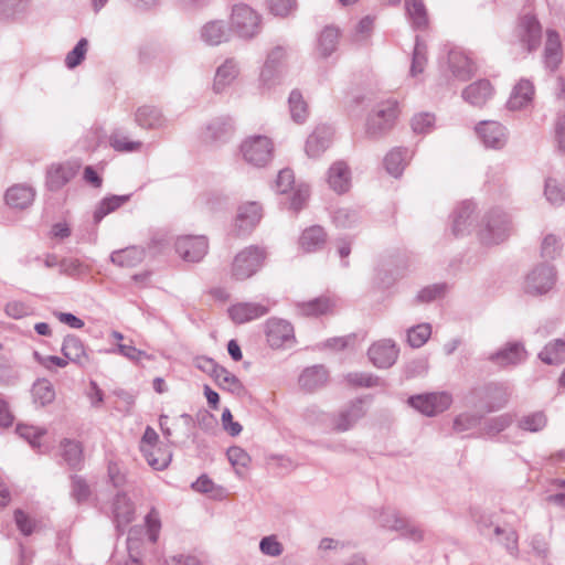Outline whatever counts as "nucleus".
<instances>
[{
  "mask_svg": "<svg viewBox=\"0 0 565 565\" xmlns=\"http://www.w3.org/2000/svg\"><path fill=\"white\" fill-rule=\"evenodd\" d=\"M266 252L258 246H249L239 252L232 264V277L245 280L255 275L264 264Z\"/></svg>",
  "mask_w": 565,
  "mask_h": 565,
  "instance_id": "obj_1",
  "label": "nucleus"
},
{
  "mask_svg": "<svg viewBox=\"0 0 565 565\" xmlns=\"http://www.w3.org/2000/svg\"><path fill=\"white\" fill-rule=\"evenodd\" d=\"M241 153L248 164L265 167L273 159L274 143L266 136H250L242 142Z\"/></svg>",
  "mask_w": 565,
  "mask_h": 565,
  "instance_id": "obj_2",
  "label": "nucleus"
},
{
  "mask_svg": "<svg viewBox=\"0 0 565 565\" xmlns=\"http://www.w3.org/2000/svg\"><path fill=\"white\" fill-rule=\"evenodd\" d=\"M396 117V102L387 100L380 104L377 108L367 117L365 134L371 138H377L386 134L394 126Z\"/></svg>",
  "mask_w": 565,
  "mask_h": 565,
  "instance_id": "obj_3",
  "label": "nucleus"
},
{
  "mask_svg": "<svg viewBox=\"0 0 565 565\" xmlns=\"http://www.w3.org/2000/svg\"><path fill=\"white\" fill-rule=\"evenodd\" d=\"M232 30L242 39H252L260 31V17L246 4L233 7L231 15Z\"/></svg>",
  "mask_w": 565,
  "mask_h": 565,
  "instance_id": "obj_4",
  "label": "nucleus"
},
{
  "mask_svg": "<svg viewBox=\"0 0 565 565\" xmlns=\"http://www.w3.org/2000/svg\"><path fill=\"white\" fill-rule=\"evenodd\" d=\"M452 397L447 392L425 393L408 398V404L426 416H436L447 411Z\"/></svg>",
  "mask_w": 565,
  "mask_h": 565,
  "instance_id": "obj_5",
  "label": "nucleus"
},
{
  "mask_svg": "<svg viewBox=\"0 0 565 565\" xmlns=\"http://www.w3.org/2000/svg\"><path fill=\"white\" fill-rule=\"evenodd\" d=\"M511 226L508 216L500 212H491L483 227L479 230V237L486 245L499 244L510 234Z\"/></svg>",
  "mask_w": 565,
  "mask_h": 565,
  "instance_id": "obj_6",
  "label": "nucleus"
},
{
  "mask_svg": "<svg viewBox=\"0 0 565 565\" xmlns=\"http://www.w3.org/2000/svg\"><path fill=\"white\" fill-rule=\"evenodd\" d=\"M266 339L274 349L290 348L296 341L294 327L286 320L271 318L266 322Z\"/></svg>",
  "mask_w": 565,
  "mask_h": 565,
  "instance_id": "obj_7",
  "label": "nucleus"
},
{
  "mask_svg": "<svg viewBox=\"0 0 565 565\" xmlns=\"http://www.w3.org/2000/svg\"><path fill=\"white\" fill-rule=\"evenodd\" d=\"M209 243L205 236H180L175 242V250L185 262H200L207 253Z\"/></svg>",
  "mask_w": 565,
  "mask_h": 565,
  "instance_id": "obj_8",
  "label": "nucleus"
},
{
  "mask_svg": "<svg viewBox=\"0 0 565 565\" xmlns=\"http://www.w3.org/2000/svg\"><path fill=\"white\" fill-rule=\"evenodd\" d=\"M554 284V267L548 264H543L533 268L526 276L524 289L531 295H542L551 290Z\"/></svg>",
  "mask_w": 565,
  "mask_h": 565,
  "instance_id": "obj_9",
  "label": "nucleus"
},
{
  "mask_svg": "<svg viewBox=\"0 0 565 565\" xmlns=\"http://www.w3.org/2000/svg\"><path fill=\"white\" fill-rule=\"evenodd\" d=\"M159 436L157 431L148 426L143 433L140 443V449L149 463L156 470H163L171 461L172 455L170 451H160L159 457H154V447L157 446Z\"/></svg>",
  "mask_w": 565,
  "mask_h": 565,
  "instance_id": "obj_10",
  "label": "nucleus"
},
{
  "mask_svg": "<svg viewBox=\"0 0 565 565\" xmlns=\"http://www.w3.org/2000/svg\"><path fill=\"white\" fill-rule=\"evenodd\" d=\"M370 361L379 369L391 367L397 356L398 349L392 340H381L373 343L367 352Z\"/></svg>",
  "mask_w": 565,
  "mask_h": 565,
  "instance_id": "obj_11",
  "label": "nucleus"
},
{
  "mask_svg": "<svg viewBox=\"0 0 565 565\" xmlns=\"http://www.w3.org/2000/svg\"><path fill=\"white\" fill-rule=\"evenodd\" d=\"M76 162L54 163L46 171V185L51 191H57L67 184L77 173Z\"/></svg>",
  "mask_w": 565,
  "mask_h": 565,
  "instance_id": "obj_12",
  "label": "nucleus"
},
{
  "mask_svg": "<svg viewBox=\"0 0 565 565\" xmlns=\"http://www.w3.org/2000/svg\"><path fill=\"white\" fill-rule=\"evenodd\" d=\"M268 311L269 306L258 302H237L228 308L231 319L238 324L262 318Z\"/></svg>",
  "mask_w": 565,
  "mask_h": 565,
  "instance_id": "obj_13",
  "label": "nucleus"
},
{
  "mask_svg": "<svg viewBox=\"0 0 565 565\" xmlns=\"http://www.w3.org/2000/svg\"><path fill=\"white\" fill-rule=\"evenodd\" d=\"M262 218V207L256 202H247L238 206L235 218L237 234L250 232Z\"/></svg>",
  "mask_w": 565,
  "mask_h": 565,
  "instance_id": "obj_14",
  "label": "nucleus"
},
{
  "mask_svg": "<svg viewBox=\"0 0 565 565\" xmlns=\"http://www.w3.org/2000/svg\"><path fill=\"white\" fill-rule=\"evenodd\" d=\"M476 132L488 148H502L507 141L505 129L498 121H482L476 127Z\"/></svg>",
  "mask_w": 565,
  "mask_h": 565,
  "instance_id": "obj_15",
  "label": "nucleus"
},
{
  "mask_svg": "<svg viewBox=\"0 0 565 565\" xmlns=\"http://www.w3.org/2000/svg\"><path fill=\"white\" fill-rule=\"evenodd\" d=\"M233 135V124L230 117L222 116L213 119L205 128L202 140L209 145L227 141Z\"/></svg>",
  "mask_w": 565,
  "mask_h": 565,
  "instance_id": "obj_16",
  "label": "nucleus"
},
{
  "mask_svg": "<svg viewBox=\"0 0 565 565\" xmlns=\"http://www.w3.org/2000/svg\"><path fill=\"white\" fill-rule=\"evenodd\" d=\"M519 36L529 52L537 49L541 44L542 28L534 15H524L519 23Z\"/></svg>",
  "mask_w": 565,
  "mask_h": 565,
  "instance_id": "obj_17",
  "label": "nucleus"
},
{
  "mask_svg": "<svg viewBox=\"0 0 565 565\" xmlns=\"http://www.w3.org/2000/svg\"><path fill=\"white\" fill-rule=\"evenodd\" d=\"M332 130L327 126L317 127L306 141V153L310 158H318L329 147L331 142Z\"/></svg>",
  "mask_w": 565,
  "mask_h": 565,
  "instance_id": "obj_18",
  "label": "nucleus"
},
{
  "mask_svg": "<svg viewBox=\"0 0 565 565\" xmlns=\"http://www.w3.org/2000/svg\"><path fill=\"white\" fill-rule=\"evenodd\" d=\"M200 36L205 44L216 46L230 40L231 31L224 21L212 20L201 28Z\"/></svg>",
  "mask_w": 565,
  "mask_h": 565,
  "instance_id": "obj_19",
  "label": "nucleus"
},
{
  "mask_svg": "<svg viewBox=\"0 0 565 565\" xmlns=\"http://www.w3.org/2000/svg\"><path fill=\"white\" fill-rule=\"evenodd\" d=\"M328 184L337 193L347 192L351 186V171L344 161L334 162L328 171Z\"/></svg>",
  "mask_w": 565,
  "mask_h": 565,
  "instance_id": "obj_20",
  "label": "nucleus"
},
{
  "mask_svg": "<svg viewBox=\"0 0 565 565\" xmlns=\"http://www.w3.org/2000/svg\"><path fill=\"white\" fill-rule=\"evenodd\" d=\"M534 86L529 79H521L513 87L510 98L507 103L511 110H520L526 108L533 100Z\"/></svg>",
  "mask_w": 565,
  "mask_h": 565,
  "instance_id": "obj_21",
  "label": "nucleus"
},
{
  "mask_svg": "<svg viewBox=\"0 0 565 565\" xmlns=\"http://www.w3.org/2000/svg\"><path fill=\"white\" fill-rule=\"evenodd\" d=\"M493 95V87L487 79H480L462 90V98L472 106L484 105Z\"/></svg>",
  "mask_w": 565,
  "mask_h": 565,
  "instance_id": "obj_22",
  "label": "nucleus"
},
{
  "mask_svg": "<svg viewBox=\"0 0 565 565\" xmlns=\"http://www.w3.org/2000/svg\"><path fill=\"white\" fill-rule=\"evenodd\" d=\"M113 514L116 526L121 530L135 516V505L125 493H117L113 502Z\"/></svg>",
  "mask_w": 565,
  "mask_h": 565,
  "instance_id": "obj_23",
  "label": "nucleus"
},
{
  "mask_svg": "<svg viewBox=\"0 0 565 565\" xmlns=\"http://www.w3.org/2000/svg\"><path fill=\"white\" fill-rule=\"evenodd\" d=\"M448 63L452 74L461 81L469 79L476 70L470 58L458 49H454L449 52Z\"/></svg>",
  "mask_w": 565,
  "mask_h": 565,
  "instance_id": "obj_24",
  "label": "nucleus"
},
{
  "mask_svg": "<svg viewBox=\"0 0 565 565\" xmlns=\"http://www.w3.org/2000/svg\"><path fill=\"white\" fill-rule=\"evenodd\" d=\"M238 63L234 58L225 60L215 72L213 88L216 93L223 92L238 76Z\"/></svg>",
  "mask_w": 565,
  "mask_h": 565,
  "instance_id": "obj_25",
  "label": "nucleus"
},
{
  "mask_svg": "<svg viewBox=\"0 0 565 565\" xmlns=\"http://www.w3.org/2000/svg\"><path fill=\"white\" fill-rule=\"evenodd\" d=\"M475 205L471 202H462L454 213L452 232L455 235H463L471 231L473 225Z\"/></svg>",
  "mask_w": 565,
  "mask_h": 565,
  "instance_id": "obj_26",
  "label": "nucleus"
},
{
  "mask_svg": "<svg viewBox=\"0 0 565 565\" xmlns=\"http://www.w3.org/2000/svg\"><path fill=\"white\" fill-rule=\"evenodd\" d=\"M62 353L67 362H73L79 366L88 363V355L81 339L75 335H67L62 344Z\"/></svg>",
  "mask_w": 565,
  "mask_h": 565,
  "instance_id": "obj_27",
  "label": "nucleus"
},
{
  "mask_svg": "<svg viewBox=\"0 0 565 565\" xmlns=\"http://www.w3.org/2000/svg\"><path fill=\"white\" fill-rule=\"evenodd\" d=\"M334 306V300L330 297L322 296L309 301L298 302L296 308L298 313L303 317H318L331 312Z\"/></svg>",
  "mask_w": 565,
  "mask_h": 565,
  "instance_id": "obj_28",
  "label": "nucleus"
},
{
  "mask_svg": "<svg viewBox=\"0 0 565 565\" xmlns=\"http://www.w3.org/2000/svg\"><path fill=\"white\" fill-rule=\"evenodd\" d=\"M328 381V372L321 365L307 367L299 376V385L307 392L322 387Z\"/></svg>",
  "mask_w": 565,
  "mask_h": 565,
  "instance_id": "obj_29",
  "label": "nucleus"
},
{
  "mask_svg": "<svg viewBox=\"0 0 565 565\" xmlns=\"http://www.w3.org/2000/svg\"><path fill=\"white\" fill-rule=\"evenodd\" d=\"M412 157L413 152L407 148H394L384 159L386 171L395 178L399 177Z\"/></svg>",
  "mask_w": 565,
  "mask_h": 565,
  "instance_id": "obj_30",
  "label": "nucleus"
},
{
  "mask_svg": "<svg viewBox=\"0 0 565 565\" xmlns=\"http://www.w3.org/2000/svg\"><path fill=\"white\" fill-rule=\"evenodd\" d=\"M327 242V233L319 225L306 228L300 238L299 246L303 252H316L324 246Z\"/></svg>",
  "mask_w": 565,
  "mask_h": 565,
  "instance_id": "obj_31",
  "label": "nucleus"
},
{
  "mask_svg": "<svg viewBox=\"0 0 565 565\" xmlns=\"http://www.w3.org/2000/svg\"><path fill=\"white\" fill-rule=\"evenodd\" d=\"M138 126L145 129H158L164 126L166 119L161 111L153 106H141L135 114Z\"/></svg>",
  "mask_w": 565,
  "mask_h": 565,
  "instance_id": "obj_32",
  "label": "nucleus"
},
{
  "mask_svg": "<svg viewBox=\"0 0 565 565\" xmlns=\"http://www.w3.org/2000/svg\"><path fill=\"white\" fill-rule=\"evenodd\" d=\"M35 192L31 186L13 185L6 193L7 204L14 209H25L34 200Z\"/></svg>",
  "mask_w": 565,
  "mask_h": 565,
  "instance_id": "obj_33",
  "label": "nucleus"
},
{
  "mask_svg": "<svg viewBox=\"0 0 565 565\" xmlns=\"http://www.w3.org/2000/svg\"><path fill=\"white\" fill-rule=\"evenodd\" d=\"M363 415L364 411L362 402L358 401L352 403L334 418V429L338 431H345L350 429Z\"/></svg>",
  "mask_w": 565,
  "mask_h": 565,
  "instance_id": "obj_34",
  "label": "nucleus"
},
{
  "mask_svg": "<svg viewBox=\"0 0 565 565\" xmlns=\"http://www.w3.org/2000/svg\"><path fill=\"white\" fill-rule=\"evenodd\" d=\"M526 352L521 343H510L491 356L499 365L507 366L520 363L525 359Z\"/></svg>",
  "mask_w": 565,
  "mask_h": 565,
  "instance_id": "obj_35",
  "label": "nucleus"
},
{
  "mask_svg": "<svg viewBox=\"0 0 565 565\" xmlns=\"http://www.w3.org/2000/svg\"><path fill=\"white\" fill-rule=\"evenodd\" d=\"M143 258L145 250L137 246L115 250L110 255L111 262L120 267H135L140 264Z\"/></svg>",
  "mask_w": 565,
  "mask_h": 565,
  "instance_id": "obj_36",
  "label": "nucleus"
},
{
  "mask_svg": "<svg viewBox=\"0 0 565 565\" xmlns=\"http://www.w3.org/2000/svg\"><path fill=\"white\" fill-rule=\"evenodd\" d=\"M544 57L546 66L551 70H555L562 61V45L559 35L553 30L547 31Z\"/></svg>",
  "mask_w": 565,
  "mask_h": 565,
  "instance_id": "obj_37",
  "label": "nucleus"
},
{
  "mask_svg": "<svg viewBox=\"0 0 565 565\" xmlns=\"http://www.w3.org/2000/svg\"><path fill=\"white\" fill-rule=\"evenodd\" d=\"M220 388L231 392L237 396L245 394V387L236 375L221 366L213 377Z\"/></svg>",
  "mask_w": 565,
  "mask_h": 565,
  "instance_id": "obj_38",
  "label": "nucleus"
},
{
  "mask_svg": "<svg viewBox=\"0 0 565 565\" xmlns=\"http://www.w3.org/2000/svg\"><path fill=\"white\" fill-rule=\"evenodd\" d=\"M374 519L381 527L397 532L406 518L392 508H383L375 511Z\"/></svg>",
  "mask_w": 565,
  "mask_h": 565,
  "instance_id": "obj_39",
  "label": "nucleus"
},
{
  "mask_svg": "<svg viewBox=\"0 0 565 565\" xmlns=\"http://www.w3.org/2000/svg\"><path fill=\"white\" fill-rule=\"evenodd\" d=\"M31 393L33 402L41 406L49 405L55 399L53 384L46 379L36 380L32 385Z\"/></svg>",
  "mask_w": 565,
  "mask_h": 565,
  "instance_id": "obj_40",
  "label": "nucleus"
},
{
  "mask_svg": "<svg viewBox=\"0 0 565 565\" xmlns=\"http://www.w3.org/2000/svg\"><path fill=\"white\" fill-rule=\"evenodd\" d=\"M129 199L130 195H111L103 199L94 212V221L96 223L100 222L106 215L128 202Z\"/></svg>",
  "mask_w": 565,
  "mask_h": 565,
  "instance_id": "obj_41",
  "label": "nucleus"
},
{
  "mask_svg": "<svg viewBox=\"0 0 565 565\" xmlns=\"http://www.w3.org/2000/svg\"><path fill=\"white\" fill-rule=\"evenodd\" d=\"M540 359L546 364H559L565 362V342L555 340L548 343L539 354Z\"/></svg>",
  "mask_w": 565,
  "mask_h": 565,
  "instance_id": "obj_42",
  "label": "nucleus"
},
{
  "mask_svg": "<svg viewBox=\"0 0 565 565\" xmlns=\"http://www.w3.org/2000/svg\"><path fill=\"white\" fill-rule=\"evenodd\" d=\"M339 30L332 26L326 28L319 36V52L323 57L331 55L338 45Z\"/></svg>",
  "mask_w": 565,
  "mask_h": 565,
  "instance_id": "obj_43",
  "label": "nucleus"
},
{
  "mask_svg": "<svg viewBox=\"0 0 565 565\" xmlns=\"http://www.w3.org/2000/svg\"><path fill=\"white\" fill-rule=\"evenodd\" d=\"M226 455L235 472L242 477L250 463L249 455L238 446L230 447Z\"/></svg>",
  "mask_w": 565,
  "mask_h": 565,
  "instance_id": "obj_44",
  "label": "nucleus"
},
{
  "mask_svg": "<svg viewBox=\"0 0 565 565\" xmlns=\"http://www.w3.org/2000/svg\"><path fill=\"white\" fill-rule=\"evenodd\" d=\"M406 12L414 26H426L428 19L425 4L422 0H405Z\"/></svg>",
  "mask_w": 565,
  "mask_h": 565,
  "instance_id": "obj_45",
  "label": "nucleus"
},
{
  "mask_svg": "<svg viewBox=\"0 0 565 565\" xmlns=\"http://www.w3.org/2000/svg\"><path fill=\"white\" fill-rule=\"evenodd\" d=\"M494 534L497 536H502L500 541L507 552L514 558L519 557V536L518 533L513 529H502L500 526L494 527Z\"/></svg>",
  "mask_w": 565,
  "mask_h": 565,
  "instance_id": "obj_46",
  "label": "nucleus"
},
{
  "mask_svg": "<svg viewBox=\"0 0 565 565\" xmlns=\"http://www.w3.org/2000/svg\"><path fill=\"white\" fill-rule=\"evenodd\" d=\"M427 63V46L420 41L418 38L416 39L413 57H412V66H411V75L416 77L417 75L424 72V68Z\"/></svg>",
  "mask_w": 565,
  "mask_h": 565,
  "instance_id": "obj_47",
  "label": "nucleus"
},
{
  "mask_svg": "<svg viewBox=\"0 0 565 565\" xmlns=\"http://www.w3.org/2000/svg\"><path fill=\"white\" fill-rule=\"evenodd\" d=\"M110 145L116 151L134 152L139 151L142 147L141 141H132L122 131L116 130L110 136Z\"/></svg>",
  "mask_w": 565,
  "mask_h": 565,
  "instance_id": "obj_48",
  "label": "nucleus"
},
{
  "mask_svg": "<svg viewBox=\"0 0 565 565\" xmlns=\"http://www.w3.org/2000/svg\"><path fill=\"white\" fill-rule=\"evenodd\" d=\"M61 455L71 467H76L82 461V447L79 443L71 439H64L61 443Z\"/></svg>",
  "mask_w": 565,
  "mask_h": 565,
  "instance_id": "obj_49",
  "label": "nucleus"
},
{
  "mask_svg": "<svg viewBox=\"0 0 565 565\" xmlns=\"http://www.w3.org/2000/svg\"><path fill=\"white\" fill-rule=\"evenodd\" d=\"M431 334V327L429 323H420L412 327L407 331V342L412 348L423 347Z\"/></svg>",
  "mask_w": 565,
  "mask_h": 565,
  "instance_id": "obj_50",
  "label": "nucleus"
},
{
  "mask_svg": "<svg viewBox=\"0 0 565 565\" xmlns=\"http://www.w3.org/2000/svg\"><path fill=\"white\" fill-rule=\"evenodd\" d=\"M288 103L292 119L296 122H303L308 116V107L302 95L297 90L291 92Z\"/></svg>",
  "mask_w": 565,
  "mask_h": 565,
  "instance_id": "obj_51",
  "label": "nucleus"
},
{
  "mask_svg": "<svg viewBox=\"0 0 565 565\" xmlns=\"http://www.w3.org/2000/svg\"><path fill=\"white\" fill-rule=\"evenodd\" d=\"M561 249L562 244L559 237L551 233L543 236L540 247L542 258L546 260L555 259L561 254Z\"/></svg>",
  "mask_w": 565,
  "mask_h": 565,
  "instance_id": "obj_52",
  "label": "nucleus"
},
{
  "mask_svg": "<svg viewBox=\"0 0 565 565\" xmlns=\"http://www.w3.org/2000/svg\"><path fill=\"white\" fill-rule=\"evenodd\" d=\"M547 418L543 412H536L522 417L519 427L523 430L536 433L546 426Z\"/></svg>",
  "mask_w": 565,
  "mask_h": 565,
  "instance_id": "obj_53",
  "label": "nucleus"
},
{
  "mask_svg": "<svg viewBox=\"0 0 565 565\" xmlns=\"http://www.w3.org/2000/svg\"><path fill=\"white\" fill-rule=\"evenodd\" d=\"M88 50V41L83 38L81 39L75 47L70 51L65 57V65L68 68H75L78 66L86 56Z\"/></svg>",
  "mask_w": 565,
  "mask_h": 565,
  "instance_id": "obj_54",
  "label": "nucleus"
},
{
  "mask_svg": "<svg viewBox=\"0 0 565 565\" xmlns=\"http://www.w3.org/2000/svg\"><path fill=\"white\" fill-rule=\"evenodd\" d=\"M347 381L349 384L359 387H374L382 385V381L380 377L363 372H353L347 375Z\"/></svg>",
  "mask_w": 565,
  "mask_h": 565,
  "instance_id": "obj_55",
  "label": "nucleus"
},
{
  "mask_svg": "<svg viewBox=\"0 0 565 565\" xmlns=\"http://www.w3.org/2000/svg\"><path fill=\"white\" fill-rule=\"evenodd\" d=\"M17 433L22 437L24 438L25 440L29 441V444L33 447V448H40L41 445L39 443V438L42 437L43 435H45L46 430L44 428H41V427H35V426H29V425H19L17 427Z\"/></svg>",
  "mask_w": 565,
  "mask_h": 565,
  "instance_id": "obj_56",
  "label": "nucleus"
},
{
  "mask_svg": "<svg viewBox=\"0 0 565 565\" xmlns=\"http://www.w3.org/2000/svg\"><path fill=\"white\" fill-rule=\"evenodd\" d=\"M259 550L266 556L277 557L282 554L284 546L276 535H268L260 540Z\"/></svg>",
  "mask_w": 565,
  "mask_h": 565,
  "instance_id": "obj_57",
  "label": "nucleus"
},
{
  "mask_svg": "<svg viewBox=\"0 0 565 565\" xmlns=\"http://www.w3.org/2000/svg\"><path fill=\"white\" fill-rule=\"evenodd\" d=\"M401 536L408 539L413 542H422L425 539L424 530L415 522L407 518L403 522L402 526L397 531Z\"/></svg>",
  "mask_w": 565,
  "mask_h": 565,
  "instance_id": "obj_58",
  "label": "nucleus"
},
{
  "mask_svg": "<svg viewBox=\"0 0 565 565\" xmlns=\"http://www.w3.org/2000/svg\"><path fill=\"white\" fill-rule=\"evenodd\" d=\"M481 417L470 413H463L458 415L454 420V430L457 433H463L479 426Z\"/></svg>",
  "mask_w": 565,
  "mask_h": 565,
  "instance_id": "obj_59",
  "label": "nucleus"
},
{
  "mask_svg": "<svg viewBox=\"0 0 565 565\" xmlns=\"http://www.w3.org/2000/svg\"><path fill=\"white\" fill-rule=\"evenodd\" d=\"M544 194L552 204H561L565 200V191L558 186L555 179L548 178L545 181Z\"/></svg>",
  "mask_w": 565,
  "mask_h": 565,
  "instance_id": "obj_60",
  "label": "nucleus"
},
{
  "mask_svg": "<svg viewBox=\"0 0 565 565\" xmlns=\"http://www.w3.org/2000/svg\"><path fill=\"white\" fill-rule=\"evenodd\" d=\"M192 489L201 493H209L214 498L222 492V488L215 486L206 475L200 476L196 481L192 483Z\"/></svg>",
  "mask_w": 565,
  "mask_h": 565,
  "instance_id": "obj_61",
  "label": "nucleus"
},
{
  "mask_svg": "<svg viewBox=\"0 0 565 565\" xmlns=\"http://www.w3.org/2000/svg\"><path fill=\"white\" fill-rule=\"evenodd\" d=\"M435 117L431 114L424 113L414 116L412 120V128L417 134H426L434 126Z\"/></svg>",
  "mask_w": 565,
  "mask_h": 565,
  "instance_id": "obj_62",
  "label": "nucleus"
},
{
  "mask_svg": "<svg viewBox=\"0 0 565 565\" xmlns=\"http://www.w3.org/2000/svg\"><path fill=\"white\" fill-rule=\"evenodd\" d=\"M4 311L10 318L21 319L31 315L32 309L25 302L13 300L6 305Z\"/></svg>",
  "mask_w": 565,
  "mask_h": 565,
  "instance_id": "obj_63",
  "label": "nucleus"
},
{
  "mask_svg": "<svg viewBox=\"0 0 565 565\" xmlns=\"http://www.w3.org/2000/svg\"><path fill=\"white\" fill-rule=\"evenodd\" d=\"M281 74V68L274 64L265 62L260 72V82L264 86L270 87L274 85Z\"/></svg>",
  "mask_w": 565,
  "mask_h": 565,
  "instance_id": "obj_64",
  "label": "nucleus"
}]
</instances>
